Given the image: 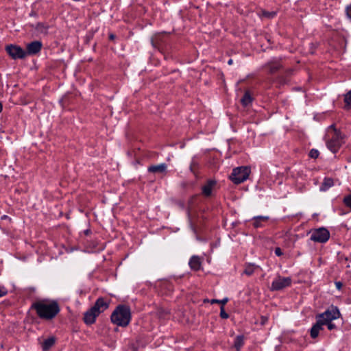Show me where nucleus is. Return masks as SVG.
Wrapping results in <instances>:
<instances>
[{"mask_svg": "<svg viewBox=\"0 0 351 351\" xmlns=\"http://www.w3.org/2000/svg\"><path fill=\"white\" fill-rule=\"evenodd\" d=\"M31 309L36 311L40 319L45 321L53 320L60 312L58 302L47 298L36 300L32 304Z\"/></svg>", "mask_w": 351, "mask_h": 351, "instance_id": "f257e3e1", "label": "nucleus"}, {"mask_svg": "<svg viewBox=\"0 0 351 351\" xmlns=\"http://www.w3.org/2000/svg\"><path fill=\"white\" fill-rule=\"evenodd\" d=\"M340 313L337 308L331 307L330 309L326 311L324 313L319 315L317 317V322L312 327L311 330V336L313 338H316L318 336L319 330L322 329L324 322H330L334 319L339 317Z\"/></svg>", "mask_w": 351, "mask_h": 351, "instance_id": "f03ea898", "label": "nucleus"}, {"mask_svg": "<svg viewBox=\"0 0 351 351\" xmlns=\"http://www.w3.org/2000/svg\"><path fill=\"white\" fill-rule=\"evenodd\" d=\"M109 307V302L103 298H99L93 306L89 308L84 314V322L87 325H91L95 322L97 317Z\"/></svg>", "mask_w": 351, "mask_h": 351, "instance_id": "7ed1b4c3", "label": "nucleus"}, {"mask_svg": "<svg viewBox=\"0 0 351 351\" xmlns=\"http://www.w3.org/2000/svg\"><path fill=\"white\" fill-rule=\"evenodd\" d=\"M130 308L124 304L118 305L112 312L110 319L111 322L121 327H126L131 321Z\"/></svg>", "mask_w": 351, "mask_h": 351, "instance_id": "20e7f679", "label": "nucleus"}, {"mask_svg": "<svg viewBox=\"0 0 351 351\" xmlns=\"http://www.w3.org/2000/svg\"><path fill=\"white\" fill-rule=\"evenodd\" d=\"M250 172V168L247 166L237 167L232 170L230 178L234 184H239L248 178Z\"/></svg>", "mask_w": 351, "mask_h": 351, "instance_id": "39448f33", "label": "nucleus"}, {"mask_svg": "<svg viewBox=\"0 0 351 351\" xmlns=\"http://www.w3.org/2000/svg\"><path fill=\"white\" fill-rule=\"evenodd\" d=\"M5 50L13 60L23 59L27 56L25 50L16 45H8L5 46Z\"/></svg>", "mask_w": 351, "mask_h": 351, "instance_id": "423d86ee", "label": "nucleus"}, {"mask_svg": "<svg viewBox=\"0 0 351 351\" xmlns=\"http://www.w3.org/2000/svg\"><path fill=\"white\" fill-rule=\"evenodd\" d=\"M330 237L328 230L324 228H320L312 230L311 232V239L319 243L326 242Z\"/></svg>", "mask_w": 351, "mask_h": 351, "instance_id": "0eeeda50", "label": "nucleus"}, {"mask_svg": "<svg viewBox=\"0 0 351 351\" xmlns=\"http://www.w3.org/2000/svg\"><path fill=\"white\" fill-rule=\"evenodd\" d=\"M284 62L282 58H274L265 65L270 74H275L283 69Z\"/></svg>", "mask_w": 351, "mask_h": 351, "instance_id": "6e6552de", "label": "nucleus"}, {"mask_svg": "<svg viewBox=\"0 0 351 351\" xmlns=\"http://www.w3.org/2000/svg\"><path fill=\"white\" fill-rule=\"evenodd\" d=\"M342 143V138L338 132L336 130L334 131V135L332 137L331 140H330L327 143V146L328 149L333 153H335L339 148L340 147Z\"/></svg>", "mask_w": 351, "mask_h": 351, "instance_id": "1a4fd4ad", "label": "nucleus"}, {"mask_svg": "<svg viewBox=\"0 0 351 351\" xmlns=\"http://www.w3.org/2000/svg\"><path fill=\"white\" fill-rule=\"evenodd\" d=\"M43 47V44L40 41L35 40L28 43L26 46L27 56H32L38 53Z\"/></svg>", "mask_w": 351, "mask_h": 351, "instance_id": "9d476101", "label": "nucleus"}, {"mask_svg": "<svg viewBox=\"0 0 351 351\" xmlns=\"http://www.w3.org/2000/svg\"><path fill=\"white\" fill-rule=\"evenodd\" d=\"M215 180H208L206 183L202 186V194L205 197H210L212 194V191L216 185Z\"/></svg>", "mask_w": 351, "mask_h": 351, "instance_id": "9b49d317", "label": "nucleus"}, {"mask_svg": "<svg viewBox=\"0 0 351 351\" xmlns=\"http://www.w3.org/2000/svg\"><path fill=\"white\" fill-rule=\"evenodd\" d=\"M285 287V278L277 277L272 282L271 290L278 291Z\"/></svg>", "mask_w": 351, "mask_h": 351, "instance_id": "f8f14e48", "label": "nucleus"}, {"mask_svg": "<svg viewBox=\"0 0 351 351\" xmlns=\"http://www.w3.org/2000/svg\"><path fill=\"white\" fill-rule=\"evenodd\" d=\"M56 341V339L53 336L45 339L41 345L43 351L49 350L55 345Z\"/></svg>", "mask_w": 351, "mask_h": 351, "instance_id": "ddd939ff", "label": "nucleus"}, {"mask_svg": "<svg viewBox=\"0 0 351 351\" xmlns=\"http://www.w3.org/2000/svg\"><path fill=\"white\" fill-rule=\"evenodd\" d=\"M189 264L191 269L197 271L201 267L200 258L197 256H193L190 258Z\"/></svg>", "mask_w": 351, "mask_h": 351, "instance_id": "4468645a", "label": "nucleus"}, {"mask_svg": "<svg viewBox=\"0 0 351 351\" xmlns=\"http://www.w3.org/2000/svg\"><path fill=\"white\" fill-rule=\"evenodd\" d=\"M167 165L165 163L157 165H152L148 167V171L152 173H164L167 170Z\"/></svg>", "mask_w": 351, "mask_h": 351, "instance_id": "2eb2a0df", "label": "nucleus"}, {"mask_svg": "<svg viewBox=\"0 0 351 351\" xmlns=\"http://www.w3.org/2000/svg\"><path fill=\"white\" fill-rule=\"evenodd\" d=\"M243 345L244 336L242 335H237L234 339L233 347L237 350V351H240Z\"/></svg>", "mask_w": 351, "mask_h": 351, "instance_id": "dca6fc26", "label": "nucleus"}, {"mask_svg": "<svg viewBox=\"0 0 351 351\" xmlns=\"http://www.w3.org/2000/svg\"><path fill=\"white\" fill-rule=\"evenodd\" d=\"M268 220V217L257 216L254 217V226L255 228H259L262 226V222H265Z\"/></svg>", "mask_w": 351, "mask_h": 351, "instance_id": "f3484780", "label": "nucleus"}, {"mask_svg": "<svg viewBox=\"0 0 351 351\" xmlns=\"http://www.w3.org/2000/svg\"><path fill=\"white\" fill-rule=\"evenodd\" d=\"M252 101V97L249 92H245L241 99V102L243 106H247Z\"/></svg>", "mask_w": 351, "mask_h": 351, "instance_id": "a211bd4d", "label": "nucleus"}, {"mask_svg": "<svg viewBox=\"0 0 351 351\" xmlns=\"http://www.w3.org/2000/svg\"><path fill=\"white\" fill-rule=\"evenodd\" d=\"M332 184L333 182L331 179H325L322 186H320V190L323 191H326L331 186H332Z\"/></svg>", "mask_w": 351, "mask_h": 351, "instance_id": "6ab92c4d", "label": "nucleus"}, {"mask_svg": "<svg viewBox=\"0 0 351 351\" xmlns=\"http://www.w3.org/2000/svg\"><path fill=\"white\" fill-rule=\"evenodd\" d=\"M255 267L254 265H247L245 266L243 273L247 276H251L254 271Z\"/></svg>", "mask_w": 351, "mask_h": 351, "instance_id": "aec40b11", "label": "nucleus"}, {"mask_svg": "<svg viewBox=\"0 0 351 351\" xmlns=\"http://www.w3.org/2000/svg\"><path fill=\"white\" fill-rule=\"evenodd\" d=\"M344 101L346 108L351 107V90L345 95Z\"/></svg>", "mask_w": 351, "mask_h": 351, "instance_id": "412c9836", "label": "nucleus"}, {"mask_svg": "<svg viewBox=\"0 0 351 351\" xmlns=\"http://www.w3.org/2000/svg\"><path fill=\"white\" fill-rule=\"evenodd\" d=\"M228 301V299L227 298H223V300H217V299H213L210 300L211 304H221V306H224Z\"/></svg>", "mask_w": 351, "mask_h": 351, "instance_id": "4be33fe9", "label": "nucleus"}, {"mask_svg": "<svg viewBox=\"0 0 351 351\" xmlns=\"http://www.w3.org/2000/svg\"><path fill=\"white\" fill-rule=\"evenodd\" d=\"M36 29L41 33L46 34L47 32V27L43 23H38Z\"/></svg>", "mask_w": 351, "mask_h": 351, "instance_id": "5701e85b", "label": "nucleus"}, {"mask_svg": "<svg viewBox=\"0 0 351 351\" xmlns=\"http://www.w3.org/2000/svg\"><path fill=\"white\" fill-rule=\"evenodd\" d=\"M220 317L222 319H228L229 315L225 311L224 306H221L220 308Z\"/></svg>", "mask_w": 351, "mask_h": 351, "instance_id": "b1692460", "label": "nucleus"}, {"mask_svg": "<svg viewBox=\"0 0 351 351\" xmlns=\"http://www.w3.org/2000/svg\"><path fill=\"white\" fill-rule=\"evenodd\" d=\"M343 202L348 207L351 208V194L344 197Z\"/></svg>", "mask_w": 351, "mask_h": 351, "instance_id": "393cba45", "label": "nucleus"}, {"mask_svg": "<svg viewBox=\"0 0 351 351\" xmlns=\"http://www.w3.org/2000/svg\"><path fill=\"white\" fill-rule=\"evenodd\" d=\"M263 15L267 18H273L275 15H276V12H266V11H263Z\"/></svg>", "mask_w": 351, "mask_h": 351, "instance_id": "a878e982", "label": "nucleus"}, {"mask_svg": "<svg viewBox=\"0 0 351 351\" xmlns=\"http://www.w3.org/2000/svg\"><path fill=\"white\" fill-rule=\"evenodd\" d=\"M8 294V290L3 286H0V298L3 297Z\"/></svg>", "mask_w": 351, "mask_h": 351, "instance_id": "bb28decb", "label": "nucleus"}, {"mask_svg": "<svg viewBox=\"0 0 351 351\" xmlns=\"http://www.w3.org/2000/svg\"><path fill=\"white\" fill-rule=\"evenodd\" d=\"M310 156L311 158H317L318 155H319V153H318V151L316 150V149H312L311 152H310Z\"/></svg>", "mask_w": 351, "mask_h": 351, "instance_id": "cd10ccee", "label": "nucleus"}, {"mask_svg": "<svg viewBox=\"0 0 351 351\" xmlns=\"http://www.w3.org/2000/svg\"><path fill=\"white\" fill-rule=\"evenodd\" d=\"M324 325H326L328 330H331L335 328V325L332 323V322H324Z\"/></svg>", "mask_w": 351, "mask_h": 351, "instance_id": "c85d7f7f", "label": "nucleus"}, {"mask_svg": "<svg viewBox=\"0 0 351 351\" xmlns=\"http://www.w3.org/2000/svg\"><path fill=\"white\" fill-rule=\"evenodd\" d=\"M275 254L276 256H280L282 255L283 253L280 247H276L275 249Z\"/></svg>", "mask_w": 351, "mask_h": 351, "instance_id": "c756f323", "label": "nucleus"}, {"mask_svg": "<svg viewBox=\"0 0 351 351\" xmlns=\"http://www.w3.org/2000/svg\"><path fill=\"white\" fill-rule=\"evenodd\" d=\"M346 13L348 17L351 19V4L346 8Z\"/></svg>", "mask_w": 351, "mask_h": 351, "instance_id": "7c9ffc66", "label": "nucleus"}, {"mask_svg": "<svg viewBox=\"0 0 351 351\" xmlns=\"http://www.w3.org/2000/svg\"><path fill=\"white\" fill-rule=\"evenodd\" d=\"M267 321V317H262V324H264Z\"/></svg>", "mask_w": 351, "mask_h": 351, "instance_id": "2f4dec72", "label": "nucleus"}, {"mask_svg": "<svg viewBox=\"0 0 351 351\" xmlns=\"http://www.w3.org/2000/svg\"><path fill=\"white\" fill-rule=\"evenodd\" d=\"M336 285H337V287L338 289H340V287H341V282H337V283H336Z\"/></svg>", "mask_w": 351, "mask_h": 351, "instance_id": "473e14b6", "label": "nucleus"}, {"mask_svg": "<svg viewBox=\"0 0 351 351\" xmlns=\"http://www.w3.org/2000/svg\"><path fill=\"white\" fill-rule=\"evenodd\" d=\"M228 64L229 65L232 64H233V60H232V59H230V60L228 61Z\"/></svg>", "mask_w": 351, "mask_h": 351, "instance_id": "72a5a7b5", "label": "nucleus"}, {"mask_svg": "<svg viewBox=\"0 0 351 351\" xmlns=\"http://www.w3.org/2000/svg\"><path fill=\"white\" fill-rule=\"evenodd\" d=\"M109 38H110V40H113L115 38V36L113 34H110Z\"/></svg>", "mask_w": 351, "mask_h": 351, "instance_id": "f704fd0d", "label": "nucleus"}, {"mask_svg": "<svg viewBox=\"0 0 351 351\" xmlns=\"http://www.w3.org/2000/svg\"><path fill=\"white\" fill-rule=\"evenodd\" d=\"M2 110H3V105H2L1 102H0V113L1 112Z\"/></svg>", "mask_w": 351, "mask_h": 351, "instance_id": "c9c22d12", "label": "nucleus"}, {"mask_svg": "<svg viewBox=\"0 0 351 351\" xmlns=\"http://www.w3.org/2000/svg\"><path fill=\"white\" fill-rule=\"evenodd\" d=\"M193 163H192V164L191 165V166H190L191 170L192 171H193Z\"/></svg>", "mask_w": 351, "mask_h": 351, "instance_id": "e433bc0d", "label": "nucleus"}, {"mask_svg": "<svg viewBox=\"0 0 351 351\" xmlns=\"http://www.w3.org/2000/svg\"><path fill=\"white\" fill-rule=\"evenodd\" d=\"M210 302V301H209L208 300H204V302Z\"/></svg>", "mask_w": 351, "mask_h": 351, "instance_id": "4c0bfd02", "label": "nucleus"}]
</instances>
